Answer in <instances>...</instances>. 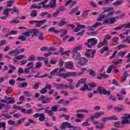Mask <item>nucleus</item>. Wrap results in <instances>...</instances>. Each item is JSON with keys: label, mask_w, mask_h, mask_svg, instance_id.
Returning <instances> with one entry per match:
<instances>
[{"label": "nucleus", "mask_w": 130, "mask_h": 130, "mask_svg": "<svg viewBox=\"0 0 130 130\" xmlns=\"http://www.w3.org/2000/svg\"><path fill=\"white\" fill-rule=\"evenodd\" d=\"M101 115H104V112H100L96 113L94 116L95 118L98 119L99 118V116H101Z\"/></svg>", "instance_id": "nucleus-30"}, {"label": "nucleus", "mask_w": 130, "mask_h": 130, "mask_svg": "<svg viewBox=\"0 0 130 130\" xmlns=\"http://www.w3.org/2000/svg\"><path fill=\"white\" fill-rule=\"evenodd\" d=\"M28 86V83L27 82H23L21 84L18 85L19 87L21 88H24L25 87H27Z\"/></svg>", "instance_id": "nucleus-55"}, {"label": "nucleus", "mask_w": 130, "mask_h": 130, "mask_svg": "<svg viewBox=\"0 0 130 130\" xmlns=\"http://www.w3.org/2000/svg\"><path fill=\"white\" fill-rule=\"evenodd\" d=\"M124 115L125 116H122L121 117V119L122 120L121 121V124L122 125H125V124H129L130 123V121L128 120V118H130V114H124Z\"/></svg>", "instance_id": "nucleus-5"}, {"label": "nucleus", "mask_w": 130, "mask_h": 130, "mask_svg": "<svg viewBox=\"0 0 130 130\" xmlns=\"http://www.w3.org/2000/svg\"><path fill=\"white\" fill-rule=\"evenodd\" d=\"M45 113H47L50 116H51L54 121H55L56 120V117L53 116V114H54V113L52 112V111L49 110V108L47 107L46 109L45 110Z\"/></svg>", "instance_id": "nucleus-8"}, {"label": "nucleus", "mask_w": 130, "mask_h": 130, "mask_svg": "<svg viewBox=\"0 0 130 130\" xmlns=\"http://www.w3.org/2000/svg\"><path fill=\"white\" fill-rule=\"evenodd\" d=\"M40 85H41V83L37 82L34 85V86L32 88L33 89H34V90H37L39 89V86H40Z\"/></svg>", "instance_id": "nucleus-32"}, {"label": "nucleus", "mask_w": 130, "mask_h": 130, "mask_svg": "<svg viewBox=\"0 0 130 130\" xmlns=\"http://www.w3.org/2000/svg\"><path fill=\"white\" fill-rule=\"evenodd\" d=\"M30 34L31 32H30V29H28L26 32L22 34V35H24V36H25L26 37H30Z\"/></svg>", "instance_id": "nucleus-39"}, {"label": "nucleus", "mask_w": 130, "mask_h": 130, "mask_svg": "<svg viewBox=\"0 0 130 130\" xmlns=\"http://www.w3.org/2000/svg\"><path fill=\"white\" fill-rule=\"evenodd\" d=\"M30 34H32V36H37V34H39V30L36 28H33L32 29H29Z\"/></svg>", "instance_id": "nucleus-16"}, {"label": "nucleus", "mask_w": 130, "mask_h": 130, "mask_svg": "<svg viewBox=\"0 0 130 130\" xmlns=\"http://www.w3.org/2000/svg\"><path fill=\"white\" fill-rule=\"evenodd\" d=\"M90 12V10H86L82 14V17L83 18H86L87 16H88V13Z\"/></svg>", "instance_id": "nucleus-49"}, {"label": "nucleus", "mask_w": 130, "mask_h": 130, "mask_svg": "<svg viewBox=\"0 0 130 130\" xmlns=\"http://www.w3.org/2000/svg\"><path fill=\"white\" fill-rule=\"evenodd\" d=\"M30 17L34 18L37 16V11L35 10H34L31 11V13L30 14Z\"/></svg>", "instance_id": "nucleus-34"}, {"label": "nucleus", "mask_w": 130, "mask_h": 130, "mask_svg": "<svg viewBox=\"0 0 130 130\" xmlns=\"http://www.w3.org/2000/svg\"><path fill=\"white\" fill-rule=\"evenodd\" d=\"M128 77V74H127V71H125L123 73V76H122V80L121 82H125V80Z\"/></svg>", "instance_id": "nucleus-21"}, {"label": "nucleus", "mask_w": 130, "mask_h": 130, "mask_svg": "<svg viewBox=\"0 0 130 130\" xmlns=\"http://www.w3.org/2000/svg\"><path fill=\"white\" fill-rule=\"evenodd\" d=\"M84 72H81L77 74V72H68L66 73H62L61 74H57L58 77H62L63 79H67V78H70V77H76L77 75L78 76H81V75H83L84 74Z\"/></svg>", "instance_id": "nucleus-1"}, {"label": "nucleus", "mask_w": 130, "mask_h": 130, "mask_svg": "<svg viewBox=\"0 0 130 130\" xmlns=\"http://www.w3.org/2000/svg\"><path fill=\"white\" fill-rule=\"evenodd\" d=\"M36 57L34 55H31L28 59L29 61H34Z\"/></svg>", "instance_id": "nucleus-45"}, {"label": "nucleus", "mask_w": 130, "mask_h": 130, "mask_svg": "<svg viewBox=\"0 0 130 130\" xmlns=\"http://www.w3.org/2000/svg\"><path fill=\"white\" fill-rule=\"evenodd\" d=\"M77 27H79L80 29H85L86 28V25L83 24H80V23H77Z\"/></svg>", "instance_id": "nucleus-56"}, {"label": "nucleus", "mask_w": 130, "mask_h": 130, "mask_svg": "<svg viewBox=\"0 0 130 130\" xmlns=\"http://www.w3.org/2000/svg\"><path fill=\"white\" fill-rule=\"evenodd\" d=\"M114 8L113 7H105L103 8L104 11L102 12V14H104V13H108V12H110L114 10Z\"/></svg>", "instance_id": "nucleus-23"}, {"label": "nucleus", "mask_w": 130, "mask_h": 130, "mask_svg": "<svg viewBox=\"0 0 130 130\" xmlns=\"http://www.w3.org/2000/svg\"><path fill=\"white\" fill-rule=\"evenodd\" d=\"M98 92L101 94V95L104 94V95H107L108 96H109L110 94H111V92L110 91H107L105 88H104L102 86L98 87Z\"/></svg>", "instance_id": "nucleus-6"}, {"label": "nucleus", "mask_w": 130, "mask_h": 130, "mask_svg": "<svg viewBox=\"0 0 130 130\" xmlns=\"http://www.w3.org/2000/svg\"><path fill=\"white\" fill-rule=\"evenodd\" d=\"M8 123L10 125H16V122L11 120L8 121Z\"/></svg>", "instance_id": "nucleus-59"}, {"label": "nucleus", "mask_w": 130, "mask_h": 130, "mask_svg": "<svg viewBox=\"0 0 130 130\" xmlns=\"http://www.w3.org/2000/svg\"><path fill=\"white\" fill-rule=\"evenodd\" d=\"M69 5H70V8H72L73 7H74V6H76V5H77V1H73V0H69L66 2L65 6L66 7H68Z\"/></svg>", "instance_id": "nucleus-13"}, {"label": "nucleus", "mask_w": 130, "mask_h": 130, "mask_svg": "<svg viewBox=\"0 0 130 130\" xmlns=\"http://www.w3.org/2000/svg\"><path fill=\"white\" fill-rule=\"evenodd\" d=\"M63 63H64V61L62 60V59H60L59 61V66L60 67H63Z\"/></svg>", "instance_id": "nucleus-64"}, {"label": "nucleus", "mask_w": 130, "mask_h": 130, "mask_svg": "<svg viewBox=\"0 0 130 130\" xmlns=\"http://www.w3.org/2000/svg\"><path fill=\"white\" fill-rule=\"evenodd\" d=\"M37 22H36L37 24L36 26L37 27H41V26H42L43 24H45V23L47 22V20L43 19L42 20L37 21Z\"/></svg>", "instance_id": "nucleus-15"}, {"label": "nucleus", "mask_w": 130, "mask_h": 130, "mask_svg": "<svg viewBox=\"0 0 130 130\" xmlns=\"http://www.w3.org/2000/svg\"><path fill=\"white\" fill-rule=\"evenodd\" d=\"M115 22H116L115 18H107L103 21V25H105V24H114Z\"/></svg>", "instance_id": "nucleus-9"}, {"label": "nucleus", "mask_w": 130, "mask_h": 130, "mask_svg": "<svg viewBox=\"0 0 130 130\" xmlns=\"http://www.w3.org/2000/svg\"><path fill=\"white\" fill-rule=\"evenodd\" d=\"M38 39L40 41H43V40H44V36H43V33L39 32V35L38 36Z\"/></svg>", "instance_id": "nucleus-33"}, {"label": "nucleus", "mask_w": 130, "mask_h": 130, "mask_svg": "<svg viewBox=\"0 0 130 130\" xmlns=\"http://www.w3.org/2000/svg\"><path fill=\"white\" fill-rule=\"evenodd\" d=\"M79 83L81 85L82 84H84V85H85V84L86 83V79H81L80 80H79L78 81Z\"/></svg>", "instance_id": "nucleus-50"}, {"label": "nucleus", "mask_w": 130, "mask_h": 130, "mask_svg": "<svg viewBox=\"0 0 130 130\" xmlns=\"http://www.w3.org/2000/svg\"><path fill=\"white\" fill-rule=\"evenodd\" d=\"M122 28L130 29V22L126 24H123L121 25L114 28V30H121Z\"/></svg>", "instance_id": "nucleus-10"}, {"label": "nucleus", "mask_w": 130, "mask_h": 130, "mask_svg": "<svg viewBox=\"0 0 130 130\" xmlns=\"http://www.w3.org/2000/svg\"><path fill=\"white\" fill-rule=\"evenodd\" d=\"M110 119V117H104L102 118V120L104 122H106L107 120Z\"/></svg>", "instance_id": "nucleus-63"}, {"label": "nucleus", "mask_w": 130, "mask_h": 130, "mask_svg": "<svg viewBox=\"0 0 130 130\" xmlns=\"http://www.w3.org/2000/svg\"><path fill=\"white\" fill-rule=\"evenodd\" d=\"M89 119H87V120H86V121L85 122H84L83 123H82V126H88L89 125H90V123H89Z\"/></svg>", "instance_id": "nucleus-47"}, {"label": "nucleus", "mask_w": 130, "mask_h": 130, "mask_svg": "<svg viewBox=\"0 0 130 130\" xmlns=\"http://www.w3.org/2000/svg\"><path fill=\"white\" fill-rule=\"evenodd\" d=\"M62 30H59L58 29H55L54 27H51L49 28V32H52L53 33H55L56 34L57 33H60Z\"/></svg>", "instance_id": "nucleus-22"}, {"label": "nucleus", "mask_w": 130, "mask_h": 130, "mask_svg": "<svg viewBox=\"0 0 130 130\" xmlns=\"http://www.w3.org/2000/svg\"><path fill=\"white\" fill-rule=\"evenodd\" d=\"M60 87H61V89H68V88H69V85L67 84L64 85L63 84L61 83Z\"/></svg>", "instance_id": "nucleus-54"}, {"label": "nucleus", "mask_w": 130, "mask_h": 130, "mask_svg": "<svg viewBox=\"0 0 130 130\" xmlns=\"http://www.w3.org/2000/svg\"><path fill=\"white\" fill-rule=\"evenodd\" d=\"M57 0H51L50 2L49 8L51 9H55L56 8Z\"/></svg>", "instance_id": "nucleus-14"}, {"label": "nucleus", "mask_w": 130, "mask_h": 130, "mask_svg": "<svg viewBox=\"0 0 130 130\" xmlns=\"http://www.w3.org/2000/svg\"><path fill=\"white\" fill-rule=\"evenodd\" d=\"M16 103V100H15V98L9 97L7 99V104H14Z\"/></svg>", "instance_id": "nucleus-20"}, {"label": "nucleus", "mask_w": 130, "mask_h": 130, "mask_svg": "<svg viewBox=\"0 0 130 130\" xmlns=\"http://www.w3.org/2000/svg\"><path fill=\"white\" fill-rule=\"evenodd\" d=\"M74 63L72 62H67L66 69H68L69 70H74Z\"/></svg>", "instance_id": "nucleus-19"}, {"label": "nucleus", "mask_w": 130, "mask_h": 130, "mask_svg": "<svg viewBox=\"0 0 130 130\" xmlns=\"http://www.w3.org/2000/svg\"><path fill=\"white\" fill-rule=\"evenodd\" d=\"M77 117H78V118H84L85 117V115L81 113H78L76 115Z\"/></svg>", "instance_id": "nucleus-62"}, {"label": "nucleus", "mask_w": 130, "mask_h": 130, "mask_svg": "<svg viewBox=\"0 0 130 130\" xmlns=\"http://www.w3.org/2000/svg\"><path fill=\"white\" fill-rule=\"evenodd\" d=\"M40 92L41 94H46V93H47V90L45 88V87H44L40 90Z\"/></svg>", "instance_id": "nucleus-58"}, {"label": "nucleus", "mask_w": 130, "mask_h": 130, "mask_svg": "<svg viewBox=\"0 0 130 130\" xmlns=\"http://www.w3.org/2000/svg\"><path fill=\"white\" fill-rule=\"evenodd\" d=\"M44 119H45V116H44V113L40 114L39 120H40V121H43Z\"/></svg>", "instance_id": "nucleus-40"}, {"label": "nucleus", "mask_w": 130, "mask_h": 130, "mask_svg": "<svg viewBox=\"0 0 130 130\" xmlns=\"http://www.w3.org/2000/svg\"><path fill=\"white\" fill-rule=\"evenodd\" d=\"M16 59H18V60H20V59H23V58H26V56L24 55H20L19 56H15Z\"/></svg>", "instance_id": "nucleus-44"}, {"label": "nucleus", "mask_w": 130, "mask_h": 130, "mask_svg": "<svg viewBox=\"0 0 130 130\" xmlns=\"http://www.w3.org/2000/svg\"><path fill=\"white\" fill-rule=\"evenodd\" d=\"M82 50V46H79L74 48L72 51V57L75 60H78L81 58V53L78 52Z\"/></svg>", "instance_id": "nucleus-2"}, {"label": "nucleus", "mask_w": 130, "mask_h": 130, "mask_svg": "<svg viewBox=\"0 0 130 130\" xmlns=\"http://www.w3.org/2000/svg\"><path fill=\"white\" fill-rule=\"evenodd\" d=\"M3 127V130H6V123L5 122H0V128H2Z\"/></svg>", "instance_id": "nucleus-46"}, {"label": "nucleus", "mask_w": 130, "mask_h": 130, "mask_svg": "<svg viewBox=\"0 0 130 130\" xmlns=\"http://www.w3.org/2000/svg\"><path fill=\"white\" fill-rule=\"evenodd\" d=\"M87 73H88L90 76H92V77H96V73H95V71L91 69L87 70Z\"/></svg>", "instance_id": "nucleus-27"}, {"label": "nucleus", "mask_w": 130, "mask_h": 130, "mask_svg": "<svg viewBox=\"0 0 130 130\" xmlns=\"http://www.w3.org/2000/svg\"><path fill=\"white\" fill-rule=\"evenodd\" d=\"M21 111L23 113L27 114H32L33 113V109H29L28 110H26V109H21Z\"/></svg>", "instance_id": "nucleus-17"}, {"label": "nucleus", "mask_w": 130, "mask_h": 130, "mask_svg": "<svg viewBox=\"0 0 130 130\" xmlns=\"http://www.w3.org/2000/svg\"><path fill=\"white\" fill-rule=\"evenodd\" d=\"M16 83V81L14 79H10L9 80V84L11 86H15V84Z\"/></svg>", "instance_id": "nucleus-57"}, {"label": "nucleus", "mask_w": 130, "mask_h": 130, "mask_svg": "<svg viewBox=\"0 0 130 130\" xmlns=\"http://www.w3.org/2000/svg\"><path fill=\"white\" fill-rule=\"evenodd\" d=\"M68 23V21H63V19H61L60 22L59 23V26L62 27V26H63V25H67V24Z\"/></svg>", "instance_id": "nucleus-37"}, {"label": "nucleus", "mask_w": 130, "mask_h": 130, "mask_svg": "<svg viewBox=\"0 0 130 130\" xmlns=\"http://www.w3.org/2000/svg\"><path fill=\"white\" fill-rule=\"evenodd\" d=\"M98 42V40L95 38H91L87 40V42L85 43V44L86 46L89 47V48H92L93 46H95L97 43Z\"/></svg>", "instance_id": "nucleus-3"}, {"label": "nucleus", "mask_w": 130, "mask_h": 130, "mask_svg": "<svg viewBox=\"0 0 130 130\" xmlns=\"http://www.w3.org/2000/svg\"><path fill=\"white\" fill-rule=\"evenodd\" d=\"M78 10H79V7H76L70 12V15H73V14H75V13H76V12H77Z\"/></svg>", "instance_id": "nucleus-43"}, {"label": "nucleus", "mask_w": 130, "mask_h": 130, "mask_svg": "<svg viewBox=\"0 0 130 130\" xmlns=\"http://www.w3.org/2000/svg\"><path fill=\"white\" fill-rule=\"evenodd\" d=\"M58 10V11L60 13V12L62 11H66V10H67V9L66 8V7L64 6H61L60 7L58 8V9H57Z\"/></svg>", "instance_id": "nucleus-48"}, {"label": "nucleus", "mask_w": 130, "mask_h": 130, "mask_svg": "<svg viewBox=\"0 0 130 130\" xmlns=\"http://www.w3.org/2000/svg\"><path fill=\"white\" fill-rule=\"evenodd\" d=\"M42 67V63L41 62H38L36 63V69H39Z\"/></svg>", "instance_id": "nucleus-52"}, {"label": "nucleus", "mask_w": 130, "mask_h": 130, "mask_svg": "<svg viewBox=\"0 0 130 130\" xmlns=\"http://www.w3.org/2000/svg\"><path fill=\"white\" fill-rule=\"evenodd\" d=\"M108 99L109 100H111L113 102H115L116 101V98L112 95H109L108 96Z\"/></svg>", "instance_id": "nucleus-41"}, {"label": "nucleus", "mask_w": 130, "mask_h": 130, "mask_svg": "<svg viewBox=\"0 0 130 130\" xmlns=\"http://www.w3.org/2000/svg\"><path fill=\"white\" fill-rule=\"evenodd\" d=\"M51 88H52V86L51 85H49L48 83H46V86L45 87V88L46 89V90H47V89L48 90H50Z\"/></svg>", "instance_id": "nucleus-53"}, {"label": "nucleus", "mask_w": 130, "mask_h": 130, "mask_svg": "<svg viewBox=\"0 0 130 130\" xmlns=\"http://www.w3.org/2000/svg\"><path fill=\"white\" fill-rule=\"evenodd\" d=\"M31 123L32 124H36V123H37V122H36V121H34L31 119H29L28 120V122L25 124V126H29V125H30V124H31Z\"/></svg>", "instance_id": "nucleus-25"}, {"label": "nucleus", "mask_w": 130, "mask_h": 130, "mask_svg": "<svg viewBox=\"0 0 130 130\" xmlns=\"http://www.w3.org/2000/svg\"><path fill=\"white\" fill-rule=\"evenodd\" d=\"M25 120L24 118L20 119L17 121V124H16V126H17L18 125H21L22 124V121Z\"/></svg>", "instance_id": "nucleus-60"}, {"label": "nucleus", "mask_w": 130, "mask_h": 130, "mask_svg": "<svg viewBox=\"0 0 130 130\" xmlns=\"http://www.w3.org/2000/svg\"><path fill=\"white\" fill-rule=\"evenodd\" d=\"M15 52H16V55H18V54H20V51H19V50L18 49H15L14 50L12 51L11 52H9V54H10L11 55H12V54H13V53H15Z\"/></svg>", "instance_id": "nucleus-36"}, {"label": "nucleus", "mask_w": 130, "mask_h": 130, "mask_svg": "<svg viewBox=\"0 0 130 130\" xmlns=\"http://www.w3.org/2000/svg\"><path fill=\"white\" fill-rule=\"evenodd\" d=\"M88 59H87V58H86V57H81L79 59V64H80V66H86V64H87V62H88Z\"/></svg>", "instance_id": "nucleus-12"}, {"label": "nucleus", "mask_w": 130, "mask_h": 130, "mask_svg": "<svg viewBox=\"0 0 130 130\" xmlns=\"http://www.w3.org/2000/svg\"><path fill=\"white\" fill-rule=\"evenodd\" d=\"M113 124L114 126H115V127H118L119 128L123 127V126L120 125V121H117L116 122H113Z\"/></svg>", "instance_id": "nucleus-26"}, {"label": "nucleus", "mask_w": 130, "mask_h": 130, "mask_svg": "<svg viewBox=\"0 0 130 130\" xmlns=\"http://www.w3.org/2000/svg\"><path fill=\"white\" fill-rule=\"evenodd\" d=\"M49 0H45L41 2V3L39 4V5H41L42 6V8H44L45 9H47V8H49V5H46L45 4H47L48 3V1Z\"/></svg>", "instance_id": "nucleus-18"}, {"label": "nucleus", "mask_w": 130, "mask_h": 130, "mask_svg": "<svg viewBox=\"0 0 130 130\" xmlns=\"http://www.w3.org/2000/svg\"><path fill=\"white\" fill-rule=\"evenodd\" d=\"M112 84L113 85H115V86H117L118 87H121V85H120L118 82H117V80L116 79H113L112 80Z\"/></svg>", "instance_id": "nucleus-38"}, {"label": "nucleus", "mask_w": 130, "mask_h": 130, "mask_svg": "<svg viewBox=\"0 0 130 130\" xmlns=\"http://www.w3.org/2000/svg\"><path fill=\"white\" fill-rule=\"evenodd\" d=\"M121 4H123V1H117L114 2L113 5L114 7H117V6H120Z\"/></svg>", "instance_id": "nucleus-28"}, {"label": "nucleus", "mask_w": 130, "mask_h": 130, "mask_svg": "<svg viewBox=\"0 0 130 130\" xmlns=\"http://www.w3.org/2000/svg\"><path fill=\"white\" fill-rule=\"evenodd\" d=\"M113 69H115V66L114 65H111L108 68L107 71V73L108 74H110L111 73V71Z\"/></svg>", "instance_id": "nucleus-31"}, {"label": "nucleus", "mask_w": 130, "mask_h": 130, "mask_svg": "<svg viewBox=\"0 0 130 130\" xmlns=\"http://www.w3.org/2000/svg\"><path fill=\"white\" fill-rule=\"evenodd\" d=\"M17 39L21 40V41H26V38L23 36H19Z\"/></svg>", "instance_id": "nucleus-51"}, {"label": "nucleus", "mask_w": 130, "mask_h": 130, "mask_svg": "<svg viewBox=\"0 0 130 130\" xmlns=\"http://www.w3.org/2000/svg\"><path fill=\"white\" fill-rule=\"evenodd\" d=\"M60 31H61V30H60ZM61 32H62V34L60 36L61 38L64 37V36H66V35L68 34V30H63L62 29H61Z\"/></svg>", "instance_id": "nucleus-42"}, {"label": "nucleus", "mask_w": 130, "mask_h": 130, "mask_svg": "<svg viewBox=\"0 0 130 130\" xmlns=\"http://www.w3.org/2000/svg\"><path fill=\"white\" fill-rule=\"evenodd\" d=\"M58 107H59V105H55L54 106L52 107L51 111H52V112H53V111L54 112H56V111H57L58 110V109H57Z\"/></svg>", "instance_id": "nucleus-35"}, {"label": "nucleus", "mask_w": 130, "mask_h": 130, "mask_svg": "<svg viewBox=\"0 0 130 130\" xmlns=\"http://www.w3.org/2000/svg\"><path fill=\"white\" fill-rule=\"evenodd\" d=\"M83 88H81L80 90L82 91V92H85L86 90L87 91H91V89L89 88V87L88 86V85H87V83H84Z\"/></svg>", "instance_id": "nucleus-24"}, {"label": "nucleus", "mask_w": 130, "mask_h": 130, "mask_svg": "<svg viewBox=\"0 0 130 130\" xmlns=\"http://www.w3.org/2000/svg\"><path fill=\"white\" fill-rule=\"evenodd\" d=\"M12 11V9H6L3 13V15H5V16H7V17H9V12H11Z\"/></svg>", "instance_id": "nucleus-29"}, {"label": "nucleus", "mask_w": 130, "mask_h": 130, "mask_svg": "<svg viewBox=\"0 0 130 130\" xmlns=\"http://www.w3.org/2000/svg\"><path fill=\"white\" fill-rule=\"evenodd\" d=\"M102 25V23L100 22H96L94 25L91 26H87L86 28L88 31H94L93 28H97L98 26Z\"/></svg>", "instance_id": "nucleus-11"}, {"label": "nucleus", "mask_w": 130, "mask_h": 130, "mask_svg": "<svg viewBox=\"0 0 130 130\" xmlns=\"http://www.w3.org/2000/svg\"><path fill=\"white\" fill-rule=\"evenodd\" d=\"M45 98H46V96L42 95H41V97L38 99V100L39 101H42L41 103H43V104L50 103L51 100H52V98H47L45 100L43 101Z\"/></svg>", "instance_id": "nucleus-7"}, {"label": "nucleus", "mask_w": 130, "mask_h": 130, "mask_svg": "<svg viewBox=\"0 0 130 130\" xmlns=\"http://www.w3.org/2000/svg\"><path fill=\"white\" fill-rule=\"evenodd\" d=\"M8 5L7 6V7H12V4H15V1H9L8 2Z\"/></svg>", "instance_id": "nucleus-61"}, {"label": "nucleus", "mask_w": 130, "mask_h": 130, "mask_svg": "<svg viewBox=\"0 0 130 130\" xmlns=\"http://www.w3.org/2000/svg\"><path fill=\"white\" fill-rule=\"evenodd\" d=\"M67 127L68 128H74V129H77V127L71 125V123L69 122H62L61 125L60 126V129H66Z\"/></svg>", "instance_id": "nucleus-4"}]
</instances>
